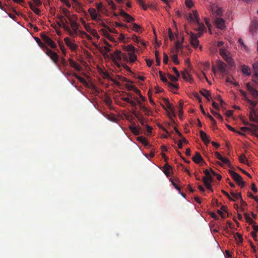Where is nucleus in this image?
Masks as SVG:
<instances>
[{
    "mask_svg": "<svg viewBox=\"0 0 258 258\" xmlns=\"http://www.w3.org/2000/svg\"><path fill=\"white\" fill-rule=\"evenodd\" d=\"M168 78L172 82H176L177 81V77H174L170 74H168Z\"/></svg>",
    "mask_w": 258,
    "mask_h": 258,
    "instance_id": "nucleus-45",
    "label": "nucleus"
},
{
    "mask_svg": "<svg viewBox=\"0 0 258 258\" xmlns=\"http://www.w3.org/2000/svg\"><path fill=\"white\" fill-rule=\"evenodd\" d=\"M124 49L125 51H128V52H133V53L135 51V48L133 45H130L125 46Z\"/></svg>",
    "mask_w": 258,
    "mask_h": 258,
    "instance_id": "nucleus-34",
    "label": "nucleus"
},
{
    "mask_svg": "<svg viewBox=\"0 0 258 258\" xmlns=\"http://www.w3.org/2000/svg\"><path fill=\"white\" fill-rule=\"evenodd\" d=\"M220 54L221 56L223 57L224 55H225L227 53L226 50L225 48H221L220 49Z\"/></svg>",
    "mask_w": 258,
    "mask_h": 258,
    "instance_id": "nucleus-46",
    "label": "nucleus"
},
{
    "mask_svg": "<svg viewBox=\"0 0 258 258\" xmlns=\"http://www.w3.org/2000/svg\"><path fill=\"white\" fill-rule=\"evenodd\" d=\"M247 101L251 105L250 111L249 113V118L251 120L258 122V109L257 110L254 109L256 103L254 101L247 99Z\"/></svg>",
    "mask_w": 258,
    "mask_h": 258,
    "instance_id": "nucleus-2",
    "label": "nucleus"
},
{
    "mask_svg": "<svg viewBox=\"0 0 258 258\" xmlns=\"http://www.w3.org/2000/svg\"><path fill=\"white\" fill-rule=\"evenodd\" d=\"M170 180L171 181L172 185L174 186V187L180 192V188L178 185L175 183L171 179H170Z\"/></svg>",
    "mask_w": 258,
    "mask_h": 258,
    "instance_id": "nucleus-52",
    "label": "nucleus"
},
{
    "mask_svg": "<svg viewBox=\"0 0 258 258\" xmlns=\"http://www.w3.org/2000/svg\"><path fill=\"white\" fill-rule=\"evenodd\" d=\"M63 13L65 16L68 18L69 20V19H71V18H70V12L68 10L66 9L63 10Z\"/></svg>",
    "mask_w": 258,
    "mask_h": 258,
    "instance_id": "nucleus-55",
    "label": "nucleus"
},
{
    "mask_svg": "<svg viewBox=\"0 0 258 258\" xmlns=\"http://www.w3.org/2000/svg\"><path fill=\"white\" fill-rule=\"evenodd\" d=\"M200 93L205 97L208 101H210L212 99L210 93L209 91L203 89L200 91Z\"/></svg>",
    "mask_w": 258,
    "mask_h": 258,
    "instance_id": "nucleus-25",
    "label": "nucleus"
},
{
    "mask_svg": "<svg viewBox=\"0 0 258 258\" xmlns=\"http://www.w3.org/2000/svg\"><path fill=\"white\" fill-rule=\"evenodd\" d=\"M258 30V22L256 20H252L249 28V32L252 35L255 34Z\"/></svg>",
    "mask_w": 258,
    "mask_h": 258,
    "instance_id": "nucleus-10",
    "label": "nucleus"
},
{
    "mask_svg": "<svg viewBox=\"0 0 258 258\" xmlns=\"http://www.w3.org/2000/svg\"><path fill=\"white\" fill-rule=\"evenodd\" d=\"M226 67V64L222 61H218L217 63V67L222 74H226L227 73Z\"/></svg>",
    "mask_w": 258,
    "mask_h": 258,
    "instance_id": "nucleus-12",
    "label": "nucleus"
},
{
    "mask_svg": "<svg viewBox=\"0 0 258 258\" xmlns=\"http://www.w3.org/2000/svg\"><path fill=\"white\" fill-rule=\"evenodd\" d=\"M156 61L158 65L160 63V58L159 52L157 51L155 52Z\"/></svg>",
    "mask_w": 258,
    "mask_h": 258,
    "instance_id": "nucleus-40",
    "label": "nucleus"
},
{
    "mask_svg": "<svg viewBox=\"0 0 258 258\" xmlns=\"http://www.w3.org/2000/svg\"><path fill=\"white\" fill-rule=\"evenodd\" d=\"M110 57L114 62V64L118 68L121 66H122L126 69H128V67L126 65L120 64L119 62L121 60V52L120 51L116 50L115 51L110 54Z\"/></svg>",
    "mask_w": 258,
    "mask_h": 258,
    "instance_id": "nucleus-1",
    "label": "nucleus"
},
{
    "mask_svg": "<svg viewBox=\"0 0 258 258\" xmlns=\"http://www.w3.org/2000/svg\"><path fill=\"white\" fill-rule=\"evenodd\" d=\"M107 2L108 5L111 7L112 10H115L116 9L115 5L112 0H107Z\"/></svg>",
    "mask_w": 258,
    "mask_h": 258,
    "instance_id": "nucleus-38",
    "label": "nucleus"
},
{
    "mask_svg": "<svg viewBox=\"0 0 258 258\" xmlns=\"http://www.w3.org/2000/svg\"><path fill=\"white\" fill-rule=\"evenodd\" d=\"M133 29L134 30V31H139L140 29V26H139L138 24H136V23H134L133 25Z\"/></svg>",
    "mask_w": 258,
    "mask_h": 258,
    "instance_id": "nucleus-47",
    "label": "nucleus"
},
{
    "mask_svg": "<svg viewBox=\"0 0 258 258\" xmlns=\"http://www.w3.org/2000/svg\"><path fill=\"white\" fill-rule=\"evenodd\" d=\"M73 76L76 79H77L81 83H82L83 84L86 83V81H85V80L84 78L79 76L78 75H77L76 74H74Z\"/></svg>",
    "mask_w": 258,
    "mask_h": 258,
    "instance_id": "nucleus-37",
    "label": "nucleus"
},
{
    "mask_svg": "<svg viewBox=\"0 0 258 258\" xmlns=\"http://www.w3.org/2000/svg\"><path fill=\"white\" fill-rule=\"evenodd\" d=\"M215 24L216 27L221 30H223L225 28V21L223 19L217 17L215 21Z\"/></svg>",
    "mask_w": 258,
    "mask_h": 258,
    "instance_id": "nucleus-9",
    "label": "nucleus"
},
{
    "mask_svg": "<svg viewBox=\"0 0 258 258\" xmlns=\"http://www.w3.org/2000/svg\"><path fill=\"white\" fill-rule=\"evenodd\" d=\"M58 18L59 19L60 21V22L62 24V25H63L65 24V22H66V20L65 18H64V17L62 16H59L58 17Z\"/></svg>",
    "mask_w": 258,
    "mask_h": 258,
    "instance_id": "nucleus-54",
    "label": "nucleus"
},
{
    "mask_svg": "<svg viewBox=\"0 0 258 258\" xmlns=\"http://www.w3.org/2000/svg\"><path fill=\"white\" fill-rule=\"evenodd\" d=\"M190 40L191 45L194 47H198L199 44V41L198 39L197 35H195L194 33L190 32Z\"/></svg>",
    "mask_w": 258,
    "mask_h": 258,
    "instance_id": "nucleus-11",
    "label": "nucleus"
},
{
    "mask_svg": "<svg viewBox=\"0 0 258 258\" xmlns=\"http://www.w3.org/2000/svg\"><path fill=\"white\" fill-rule=\"evenodd\" d=\"M231 195L232 196V197L236 200H239L241 198V193L240 192L234 193V192H231Z\"/></svg>",
    "mask_w": 258,
    "mask_h": 258,
    "instance_id": "nucleus-35",
    "label": "nucleus"
},
{
    "mask_svg": "<svg viewBox=\"0 0 258 258\" xmlns=\"http://www.w3.org/2000/svg\"><path fill=\"white\" fill-rule=\"evenodd\" d=\"M29 6L31 10L36 14L39 15L40 14V10L34 6V5L31 3H29Z\"/></svg>",
    "mask_w": 258,
    "mask_h": 258,
    "instance_id": "nucleus-31",
    "label": "nucleus"
},
{
    "mask_svg": "<svg viewBox=\"0 0 258 258\" xmlns=\"http://www.w3.org/2000/svg\"><path fill=\"white\" fill-rule=\"evenodd\" d=\"M137 1L142 6V7L144 10H146L147 7L144 5L143 0H137Z\"/></svg>",
    "mask_w": 258,
    "mask_h": 258,
    "instance_id": "nucleus-58",
    "label": "nucleus"
},
{
    "mask_svg": "<svg viewBox=\"0 0 258 258\" xmlns=\"http://www.w3.org/2000/svg\"><path fill=\"white\" fill-rule=\"evenodd\" d=\"M69 62L70 66L74 68L77 71H80L82 70V67L73 59H69Z\"/></svg>",
    "mask_w": 258,
    "mask_h": 258,
    "instance_id": "nucleus-22",
    "label": "nucleus"
},
{
    "mask_svg": "<svg viewBox=\"0 0 258 258\" xmlns=\"http://www.w3.org/2000/svg\"><path fill=\"white\" fill-rule=\"evenodd\" d=\"M131 131L132 132L135 134H136V135H138L139 134V130L138 129V128L136 126H132L131 127Z\"/></svg>",
    "mask_w": 258,
    "mask_h": 258,
    "instance_id": "nucleus-42",
    "label": "nucleus"
},
{
    "mask_svg": "<svg viewBox=\"0 0 258 258\" xmlns=\"http://www.w3.org/2000/svg\"><path fill=\"white\" fill-rule=\"evenodd\" d=\"M128 61L131 63L134 62L137 59V55L134 52H128Z\"/></svg>",
    "mask_w": 258,
    "mask_h": 258,
    "instance_id": "nucleus-27",
    "label": "nucleus"
},
{
    "mask_svg": "<svg viewBox=\"0 0 258 258\" xmlns=\"http://www.w3.org/2000/svg\"><path fill=\"white\" fill-rule=\"evenodd\" d=\"M198 25V27L196 28L195 30L197 31L203 32L206 30L205 26L199 22V23H197Z\"/></svg>",
    "mask_w": 258,
    "mask_h": 258,
    "instance_id": "nucleus-32",
    "label": "nucleus"
},
{
    "mask_svg": "<svg viewBox=\"0 0 258 258\" xmlns=\"http://www.w3.org/2000/svg\"><path fill=\"white\" fill-rule=\"evenodd\" d=\"M222 192L228 198L229 200L234 201V200L231 198L230 195L226 191L222 190Z\"/></svg>",
    "mask_w": 258,
    "mask_h": 258,
    "instance_id": "nucleus-57",
    "label": "nucleus"
},
{
    "mask_svg": "<svg viewBox=\"0 0 258 258\" xmlns=\"http://www.w3.org/2000/svg\"><path fill=\"white\" fill-rule=\"evenodd\" d=\"M69 34L71 36V37H74V36L76 35L77 34H75V32H74L73 30H70L69 31H68Z\"/></svg>",
    "mask_w": 258,
    "mask_h": 258,
    "instance_id": "nucleus-61",
    "label": "nucleus"
},
{
    "mask_svg": "<svg viewBox=\"0 0 258 258\" xmlns=\"http://www.w3.org/2000/svg\"><path fill=\"white\" fill-rule=\"evenodd\" d=\"M185 5L188 8H191L193 6V3L191 0H185Z\"/></svg>",
    "mask_w": 258,
    "mask_h": 258,
    "instance_id": "nucleus-43",
    "label": "nucleus"
},
{
    "mask_svg": "<svg viewBox=\"0 0 258 258\" xmlns=\"http://www.w3.org/2000/svg\"><path fill=\"white\" fill-rule=\"evenodd\" d=\"M220 160L224 164L227 165L229 164V160L226 158L222 157Z\"/></svg>",
    "mask_w": 258,
    "mask_h": 258,
    "instance_id": "nucleus-49",
    "label": "nucleus"
},
{
    "mask_svg": "<svg viewBox=\"0 0 258 258\" xmlns=\"http://www.w3.org/2000/svg\"><path fill=\"white\" fill-rule=\"evenodd\" d=\"M246 87L247 90L249 91L250 93L251 94L252 96L255 98H258V91L255 89L253 88L250 85L249 83L246 84Z\"/></svg>",
    "mask_w": 258,
    "mask_h": 258,
    "instance_id": "nucleus-15",
    "label": "nucleus"
},
{
    "mask_svg": "<svg viewBox=\"0 0 258 258\" xmlns=\"http://www.w3.org/2000/svg\"><path fill=\"white\" fill-rule=\"evenodd\" d=\"M36 6H39L41 5V2L40 0H33Z\"/></svg>",
    "mask_w": 258,
    "mask_h": 258,
    "instance_id": "nucleus-63",
    "label": "nucleus"
},
{
    "mask_svg": "<svg viewBox=\"0 0 258 258\" xmlns=\"http://www.w3.org/2000/svg\"><path fill=\"white\" fill-rule=\"evenodd\" d=\"M169 31V37L171 40H173L174 39V35L171 31V29L170 28H169L168 29Z\"/></svg>",
    "mask_w": 258,
    "mask_h": 258,
    "instance_id": "nucleus-48",
    "label": "nucleus"
},
{
    "mask_svg": "<svg viewBox=\"0 0 258 258\" xmlns=\"http://www.w3.org/2000/svg\"><path fill=\"white\" fill-rule=\"evenodd\" d=\"M84 28L86 30L90 33L93 37H96L97 38H99V35L97 31L95 29H92L88 24H85Z\"/></svg>",
    "mask_w": 258,
    "mask_h": 258,
    "instance_id": "nucleus-16",
    "label": "nucleus"
},
{
    "mask_svg": "<svg viewBox=\"0 0 258 258\" xmlns=\"http://www.w3.org/2000/svg\"><path fill=\"white\" fill-rule=\"evenodd\" d=\"M240 203L241 205V210L242 211L244 210V206L246 205V203L242 199V198L240 199Z\"/></svg>",
    "mask_w": 258,
    "mask_h": 258,
    "instance_id": "nucleus-51",
    "label": "nucleus"
},
{
    "mask_svg": "<svg viewBox=\"0 0 258 258\" xmlns=\"http://www.w3.org/2000/svg\"><path fill=\"white\" fill-rule=\"evenodd\" d=\"M168 61V56L166 53H164L163 62L165 64L167 63Z\"/></svg>",
    "mask_w": 258,
    "mask_h": 258,
    "instance_id": "nucleus-50",
    "label": "nucleus"
},
{
    "mask_svg": "<svg viewBox=\"0 0 258 258\" xmlns=\"http://www.w3.org/2000/svg\"><path fill=\"white\" fill-rule=\"evenodd\" d=\"M63 13L65 16L68 18L69 20V19H71V18H70V12L68 10L66 9L63 10Z\"/></svg>",
    "mask_w": 258,
    "mask_h": 258,
    "instance_id": "nucleus-56",
    "label": "nucleus"
},
{
    "mask_svg": "<svg viewBox=\"0 0 258 258\" xmlns=\"http://www.w3.org/2000/svg\"><path fill=\"white\" fill-rule=\"evenodd\" d=\"M229 172L233 179L239 185L243 187L245 185V182L242 180V178L239 174L232 170H230Z\"/></svg>",
    "mask_w": 258,
    "mask_h": 258,
    "instance_id": "nucleus-3",
    "label": "nucleus"
},
{
    "mask_svg": "<svg viewBox=\"0 0 258 258\" xmlns=\"http://www.w3.org/2000/svg\"><path fill=\"white\" fill-rule=\"evenodd\" d=\"M242 72L247 76H250L251 74V71L249 67L245 65H243L242 66Z\"/></svg>",
    "mask_w": 258,
    "mask_h": 258,
    "instance_id": "nucleus-29",
    "label": "nucleus"
},
{
    "mask_svg": "<svg viewBox=\"0 0 258 258\" xmlns=\"http://www.w3.org/2000/svg\"><path fill=\"white\" fill-rule=\"evenodd\" d=\"M132 113L138 119L140 123L143 125H146L148 132H151L152 128L146 124V120L144 119L143 116L139 114L136 110L132 111Z\"/></svg>",
    "mask_w": 258,
    "mask_h": 258,
    "instance_id": "nucleus-4",
    "label": "nucleus"
},
{
    "mask_svg": "<svg viewBox=\"0 0 258 258\" xmlns=\"http://www.w3.org/2000/svg\"><path fill=\"white\" fill-rule=\"evenodd\" d=\"M120 15L124 17L126 22L131 23L134 21V19L131 15L125 13L124 11L121 10L120 12Z\"/></svg>",
    "mask_w": 258,
    "mask_h": 258,
    "instance_id": "nucleus-17",
    "label": "nucleus"
},
{
    "mask_svg": "<svg viewBox=\"0 0 258 258\" xmlns=\"http://www.w3.org/2000/svg\"><path fill=\"white\" fill-rule=\"evenodd\" d=\"M187 19L189 22L199 23V17L198 12L197 11H193L192 13H189Z\"/></svg>",
    "mask_w": 258,
    "mask_h": 258,
    "instance_id": "nucleus-5",
    "label": "nucleus"
},
{
    "mask_svg": "<svg viewBox=\"0 0 258 258\" xmlns=\"http://www.w3.org/2000/svg\"><path fill=\"white\" fill-rule=\"evenodd\" d=\"M166 104L167 108L171 112L172 114H174V110L173 105L172 104H171L168 100H167Z\"/></svg>",
    "mask_w": 258,
    "mask_h": 258,
    "instance_id": "nucleus-33",
    "label": "nucleus"
},
{
    "mask_svg": "<svg viewBox=\"0 0 258 258\" xmlns=\"http://www.w3.org/2000/svg\"><path fill=\"white\" fill-rule=\"evenodd\" d=\"M240 130L243 132H246L249 131V128L247 127L243 126L240 128Z\"/></svg>",
    "mask_w": 258,
    "mask_h": 258,
    "instance_id": "nucleus-60",
    "label": "nucleus"
},
{
    "mask_svg": "<svg viewBox=\"0 0 258 258\" xmlns=\"http://www.w3.org/2000/svg\"><path fill=\"white\" fill-rule=\"evenodd\" d=\"M216 13L217 15L219 16L221 15L222 13V10L221 8H217Z\"/></svg>",
    "mask_w": 258,
    "mask_h": 258,
    "instance_id": "nucleus-64",
    "label": "nucleus"
},
{
    "mask_svg": "<svg viewBox=\"0 0 258 258\" xmlns=\"http://www.w3.org/2000/svg\"><path fill=\"white\" fill-rule=\"evenodd\" d=\"M223 58L230 65H232L234 63V61L232 58V55L229 53H228L225 55H224L223 57Z\"/></svg>",
    "mask_w": 258,
    "mask_h": 258,
    "instance_id": "nucleus-24",
    "label": "nucleus"
},
{
    "mask_svg": "<svg viewBox=\"0 0 258 258\" xmlns=\"http://www.w3.org/2000/svg\"><path fill=\"white\" fill-rule=\"evenodd\" d=\"M125 39V36L122 34H120L119 35V37L118 38V39L120 41L124 42Z\"/></svg>",
    "mask_w": 258,
    "mask_h": 258,
    "instance_id": "nucleus-59",
    "label": "nucleus"
},
{
    "mask_svg": "<svg viewBox=\"0 0 258 258\" xmlns=\"http://www.w3.org/2000/svg\"><path fill=\"white\" fill-rule=\"evenodd\" d=\"M135 99L137 102V103L139 105L140 108L143 110V111L144 112V113L146 115L150 114V113L151 112L150 110L148 108H147L145 105H144L142 103L141 101L138 98H135Z\"/></svg>",
    "mask_w": 258,
    "mask_h": 258,
    "instance_id": "nucleus-18",
    "label": "nucleus"
},
{
    "mask_svg": "<svg viewBox=\"0 0 258 258\" xmlns=\"http://www.w3.org/2000/svg\"><path fill=\"white\" fill-rule=\"evenodd\" d=\"M239 161L242 163H246L247 161L246 159L245 156L244 155L240 156L239 158Z\"/></svg>",
    "mask_w": 258,
    "mask_h": 258,
    "instance_id": "nucleus-41",
    "label": "nucleus"
},
{
    "mask_svg": "<svg viewBox=\"0 0 258 258\" xmlns=\"http://www.w3.org/2000/svg\"><path fill=\"white\" fill-rule=\"evenodd\" d=\"M34 39L39 46H40V47L42 46V43H41L40 39L38 37H34Z\"/></svg>",
    "mask_w": 258,
    "mask_h": 258,
    "instance_id": "nucleus-53",
    "label": "nucleus"
},
{
    "mask_svg": "<svg viewBox=\"0 0 258 258\" xmlns=\"http://www.w3.org/2000/svg\"><path fill=\"white\" fill-rule=\"evenodd\" d=\"M193 161L196 163H199L202 161L203 159L200 153L196 152L194 157L192 158Z\"/></svg>",
    "mask_w": 258,
    "mask_h": 258,
    "instance_id": "nucleus-28",
    "label": "nucleus"
},
{
    "mask_svg": "<svg viewBox=\"0 0 258 258\" xmlns=\"http://www.w3.org/2000/svg\"><path fill=\"white\" fill-rule=\"evenodd\" d=\"M200 135L201 139L205 144H207L209 143L210 140L208 137L203 131H200Z\"/></svg>",
    "mask_w": 258,
    "mask_h": 258,
    "instance_id": "nucleus-21",
    "label": "nucleus"
},
{
    "mask_svg": "<svg viewBox=\"0 0 258 258\" xmlns=\"http://www.w3.org/2000/svg\"><path fill=\"white\" fill-rule=\"evenodd\" d=\"M138 140L145 146H148L149 145L148 141L145 138L140 137L138 138Z\"/></svg>",
    "mask_w": 258,
    "mask_h": 258,
    "instance_id": "nucleus-36",
    "label": "nucleus"
},
{
    "mask_svg": "<svg viewBox=\"0 0 258 258\" xmlns=\"http://www.w3.org/2000/svg\"><path fill=\"white\" fill-rule=\"evenodd\" d=\"M88 12L93 20H97L98 18V13L94 8H90Z\"/></svg>",
    "mask_w": 258,
    "mask_h": 258,
    "instance_id": "nucleus-19",
    "label": "nucleus"
},
{
    "mask_svg": "<svg viewBox=\"0 0 258 258\" xmlns=\"http://www.w3.org/2000/svg\"><path fill=\"white\" fill-rule=\"evenodd\" d=\"M252 68L254 70V76L257 78V80L255 81L256 83L258 85V62L256 61L252 64Z\"/></svg>",
    "mask_w": 258,
    "mask_h": 258,
    "instance_id": "nucleus-26",
    "label": "nucleus"
},
{
    "mask_svg": "<svg viewBox=\"0 0 258 258\" xmlns=\"http://www.w3.org/2000/svg\"><path fill=\"white\" fill-rule=\"evenodd\" d=\"M213 178L211 175L205 176L203 178V181L207 188L213 191L211 184L212 182Z\"/></svg>",
    "mask_w": 258,
    "mask_h": 258,
    "instance_id": "nucleus-6",
    "label": "nucleus"
},
{
    "mask_svg": "<svg viewBox=\"0 0 258 258\" xmlns=\"http://www.w3.org/2000/svg\"><path fill=\"white\" fill-rule=\"evenodd\" d=\"M159 75H160L161 80L163 82L168 83L169 86H171L172 87H173L176 89H177L178 88V85L177 84H173L170 83H169L167 81V78L165 76H163L162 72H159Z\"/></svg>",
    "mask_w": 258,
    "mask_h": 258,
    "instance_id": "nucleus-20",
    "label": "nucleus"
},
{
    "mask_svg": "<svg viewBox=\"0 0 258 258\" xmlns=\"http://www.w3.org/2000/svg\"><path fill=\"white\" fill-rule=\"evenodd\" d=\"M128 53H123L121 52V59H123L124 61L128 62Z\"/></svg>",
    "mask_w": 258,
    "mask_h": 258,
    "instance_id": "nucleus-44",
    "label": "nucleus"
},
{
    "mask_svg": "<svg viewBox=\"0 0 258 258\" xmlns=\"http://www.w3.org/2000/svg\"><path fill=\"white\" fill-rule=\"evenodd\" d=\"M96 8H97V9L98 11H100V10H101V9H102V3H100L97 4L96 5Z\"/></svg>",
    "mask_w": 258,
    "mask_h": 258,
    "instance_id": "nucleus-62",
    "label": "nucleus"
},
{
    "mask_svg": "<svg viewBox=\"0 0 258 258\" xmlns=\"http://www.w3.org/2000/svg\"><path fill=\"white\" fill-rule=\"evenodd\" d=\"M173 61L176 64H179V62L178 60L177 54H173L171 56Z\"/></svg>",
    "mask_w": 258,
    "mask_h": 258,
    "instance_id": "nucleus-39",
    "label": "nucleus"
},
{
    "mask_svg": "<svg viewBox=\"0 0 258 258\" xmlns=\"http://www.w3.org/2000/svg\"><path fill=\"white\" fill-rule=\"evenodd\" d=\"M184 41V38L182 37L181 41H177L175 43L176 53H177L179 50L182 48V43Z\"/></svg>",
    "mask_w": 258,
    "mask_h": 258,
    "instance_id": "nucleus-23",
    "label": "nucleus"
},
{
    "mask_svg": "<svg viewBox=\"0 0 258 258\" xmlns=\"http://www.w3.org/2000/svg\"><path fill=\"white\" fill-rule=\"evenodd\" d=\"M41 36L43 41L48 45H49L51 48H54L56 47V45L54 42L47 35L45 34H42Z\"/></svg>",
    "mask_w": 258,
    "mask_h": 258,
    "instance_id": "nucleus-7",
    "label": "nucleus"
},
{
    "mask_svg": "<svg viewBox=\"0 0 258 258\" xmlns=\"http://www.w3.org/2000/svg\"><path fill=\"white\" fill-rule=\"evenodd\" d=\"M64 41L66 45L73 51L76 50L77 48V45L72 41L69 37H66L64 39Z\"/></svg>",
    "mask_w": 258,
    "mask_h": 258,
    "instance_id": "nucleus-13",
    "label": "nucleus"
},
{
    "mask_svg": "<svg viewBox=\"0 0 258 258\" xmlns=\"http://www.w3.org/2000/svg\"><path fill=\"white\" fill-rule=\"evenodd\" d=\"M182 78L186 81H190L191 76L187 71H183L181 73Z\"/></svg>",
    "mask_w": 258,
    "mask_h": 258,
    "instance_id": "nucleus-30",
    "label": "nucleus"
},
{
    "mask_svg": "<svg viewBox=\"0 0 258 258\" xmlns=\"http://www.w3.org/2000/svg\"><path fill=\"white\" fill-rule=\"evenodd\" d=\"M46 54L51 59V60L55 63H57L58 61V56L56 52L52 51L49 48L46 49Z\"/></svg>",
    "mask_w": 258,
    "mask_h": 258,
    "instance_id": "nucleus-8",
    "label": "nucleus"
},
{
    "mask_svg": "<svg viewBox=\"0 0 258 258\" xmlns=\"http://www.w3.org/2000/svg\"><path fill=\"white\" fill-rule=\"evenodd\" d=\"M71 27L72 30L74 31L75 34H77L79 32V24L77 23L76 20H73L72 19H69Z\"/></svg>",
    "mask_w": 258,
    "mask_h": 258,
    "instance_id": "nucleus-14",
    "label": "nucleus"
}]
</instances>
